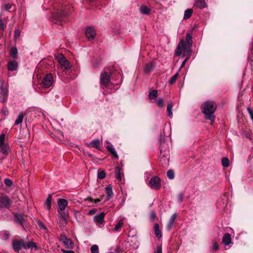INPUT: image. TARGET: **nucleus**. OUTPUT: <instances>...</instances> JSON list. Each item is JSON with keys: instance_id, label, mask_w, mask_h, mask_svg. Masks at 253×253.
I'll return each mask as SVG.
<instances>
[{"instance_id": "4c0bfd02", "label": "nucleus", "mask_w": 253, "mask_h": 253, "mask_svg": "<svg viewBox=\"0 0 253 253\" xmlns=\"http://www.w3.org/2000/svg\"><path fill=\"white\" fill-rule=\"evenodd\" d=\"M115 176L116 179L120 180H122V173L121 169L119 167H117L116 168Z\"/></svg>"}, {"instance_id": "864d4df0", "label": "nucleus", "mask_w": 253, "mask_h": 253, "mask_svg": "<svg viewBox=\"0 0 253 253\" xmlns=\"http://www.w3.org/2000/svg\"><path fill=\"white\" fill-rule=\"evenodd\" d=\"M88 199L89 201L91 202H92L93 201L95 204L97 203L98 202L101 201L100 199H93L92 198H89Z\"/></svg>"}, {"instance_id": "f257e3e1", "label": "nucleus", "mask_w": 253, "mask_h": 253, "mask_svg": "<svg viewBox=\"0 0 253 253\" xmlns=\"http://www.w3.org/2000/svg\"><path fill=\"white\" fill-rule=\"evenodd\" d=\"M192 42V34L191 33H187L186 35L185 40L181 39L179 42L175 51V55L176 56H180L183 51V56H189L191 51Z\"/></svg>"}, {"instance_id": "052dcab7", "label": "nucleus", "mask_w": 253, "mask_h": 253, "mask_svg": "<svg viewBox=\"0 0 253 253\" xmlns=\"http://www.w3.org/2000/svg\"><path fill=\"white\" fill-rule=\"evenodd\" d=\"M151 215L152 217H155L156 216V214L154 212H152Z\"/></svg>"}, {"instance_id": "4d7b16f0", "label": "nucleus", "mask_w": 253, "mask_h": 253, "mask_svg": "<svg viewBox=\"0 0 253 253\" xmlns=\"http://www.w3.org/2000/svg\"><path fill=\"white\" fill-rule=\"evenodd\" d=\"M61 251L63 253H75L74 251H72V250H70V251H67V250H64V249H61Z\"/></svg>"}, {"instance_id": "ddd939ff", "label": "nucleus", "mask_w": 253, "mask_h": 253, "mask_svg": "<svg viewBox=\"0 0 253 253\" xmlns=\"http://www.w3.org/2000/svg\"><path fill=\"white\" fill-rule=\"evenodd\" d=\"M18 62L15 60L9 61L7 64V69L9 71H13L17 69Z\"/></svg>"}, {"instance_id": "603ef678", "label": "nucleus", "mask_w": 253, "mask_h": 253, "mask_svg": "<svg viewBox=\"0 0 253 253\" xmlns=\"http://www.w3.org/2000/svg\"><path fill=\"white\" fill-rule=\"evenodd\" d=\"M184 195L182 193H180L178 195V200L179 202H181L183 200Z\"/></svg>"}, {"instance_id": "bf43d9fd", "label": "nucleus", "mask_w": 253, "mask_h": 253, "mask_svg": "<svg viewBox=\"0 0 253 253\" xmlns=\"http://www.w3.org/2000/svg\"><path fill=\"white\" fill-rule=\"evenodd\" d=\"M19 35V33L18 32H15L14 36L15 38L18 37Z\"/></svg>"}, {"instance_id": "49530a36", "label": "nucleus", "mask_w": 253, "mask_h": 253, "mask_svg": "<svg viewBox=\"0 0 253 253\" xmlns=\"http://www.w3.org/2000/svg\"><path fill=\"white\" fill-rule=\"evenodd\" d=\"M212 251L215 252L218 249V244L216 241L212 242Z\"/></svg>"}, {"instance_id": "e2e57ef3", "label": "nucleus", "mask_w": 253, "mask_h": 253, "mask_svg": "<svg viewBox=\"0 0 253 253\" xmlns=\"http://www.w3.org/2000/svg\"><path fill=\"white\" fill-rule=\"evenodd\" d=\"M88 1H89V2H92L94 1V0H87Z\"/></svg>"}, {"instance_id": "f8f14e48", "label": "nucleus", "mask_w": 253, "mask_h": 253, "mask_svg": "<svg viewBox=\"0 0 253 253\" xmlns=\"http://www.w3.org/2000/svg\"><path fill=\"white\" fill-rule=\"evenodd\" d=\"M58 61L62 67L64 68L65 69H68L70 68V63L62 55H61L60 57H59Z\"/></svg>"}, {"instance_id": "2eb2a0df", "label": "nucleus", "mask_w": 253, "mask_h": 253, "mask_svg": "<svg viewBox=\"0 0 253 253\" xmlns=\"http://www.w3.org/2000/svg\"><path fill=\"white\" fill-rule=\"evenodd\" d=\"M58 205L61 211H65L68 205V201L64 199H59L58 201Z\"/></svg>"}, {"instance_id": "5701e85b", "label": "nucleus", "mask_w": 253, "mask_h": 253, "mask_svg": "<svg viewBox=\"0 0 253 253\" xmlns=\"http://www.w3.org/2000/svg\"><path fill=\"white\" fill-rule=\"evenodd\" d=\"M154 229L156 236L158 238H161L162 235L161 231L159 229V224L158 223H156L154 224Z\"/></svg>"}, {"instance_id": "39448f33", "label": "nucleus", "mask_w": 253, "mask_h": 253, "mask_svg": "<svg viewBox=\"0 0 253 253\" xmlns=\"http://www.w3.org/2000/svg\"><path fill=\"white\" fill-rule=\"evenodd\" d=\"M54 82V79L53 75L48 74L43 77L41 84L43 87L48 88L52 85Z\"/></svg>"}, {"instance_id": "6e6552de", "label": "nucleus", "mask_w": 253, "mask_h": 253, "mask_svg": "<svg viewBox=\"0 0 253 253\" xmlns=\"http://www.w3.org/2000/svg\"><path fill=\"white\" fill-rule=\"evenodd\" d=\"M149 185L152 189H159L161 186L160 178L156 176L151 178L149 181Z\"/></svg>"}, {"instance_id": "c03bdc74", "label": "nucleus", "mask_w": 253, "mask_h": 253, "mask_svg": "<svg viewBox=\"0 0 253 253\" xmlns=\"http://www.w3.org/2000/svg\"><path fill=\"white\" fill-rule=\"evenodd\" d=\"M68 212L65 211H61L60 212V215L59 217L63 218L64 219H67L68 217Z\"/></svg>"}, {"instance_id": "a211bd4d", "label": "nucleus", "mask_w": 253, "mask_h": 253, "mask_svg": "<svg viewBox=\"0 0 253 253\" xmlns=\"http://www.w3.org/2000/svg\"><path fill=\"white\" fill-rule=\"evenodd\" d=\"M231 235L229 233H226L222 238V243L226 246L229 245L231 243Z\"/></svg>"}, {"instance_id": "72a5a7b5", "label": "nucleus", "mask_w": 253, "mask_h": 253, "mask_svg": "<svg viewBox=\"0 0 253 253\" xmlns=\"http://www.w3.org/2000/svg\"><path fill=\"white\" fill-rule=\"evenodd\" d=\"M92 147H94L98 150L100 149V142L98 139H95L90 142Z\"/></svg>"}, {"instance_id": "0eeeda50", "label": "nucleus", "mask_w": 253, "mask_h": 253, "mask_svg": "<svg viewBox=\"0 0 253 253\" xmlns=\"http://www.w3.org/2000/svg\"><path fill=\"white\" fill-rule=\"evenodd\" d=\"M12 202L6 196L0 197V208L8 209L11 207Z\"/></svg>"}, {"instance_id": "a19ab883", "label": "nucleus", "mask_w": 253, "mask_h": 253, "mask_svg": "<svg viewBox=\"0 0 253 253\" xmlns=\"http://www.w3.org/2000/svg\"><path fill=\"white\" fill-rule=\"evenodd\" d=\"M5 137V134L2 133L0 135V147H2L3 145H5L4 144Z\"/></svg>"}, {"instance_id": "c9c22d12", "label": "nucleus", "mask_w": 253, "mask_h": 253, "mask_svg": "<svg viewBox=\"0 0 253 253\" xmlns=\"http://www.w3.org/2000/svg\"><path fill=\"white\" fill-rule=\"evenodd\" d=\"M123 225V222L122 220H120L118 223L115 225V228L113 229V231L114 232H118L119 231L121 227Z\"/></svg>"}, {"instance_id": "423d86ee", "label": "nucleus", "mask_w": 253, "mask_h": 253, "mask_svg": "<svg viewBox=\"0 0 253 253\" xmlns=\"http://www.w3.org/2000/svg\"><path fill=\"white\" fill-rule=\"evenodd\" d=\"M66 16V14L65 11L63 10H58L56 13L53 14L52 17V21L57 23L59 22H61L64 20Z\"/></svg>"}, {"instance_id": "f03ea898", "label": "nucleus", "mask_w": 253, "mask_h": 253, "mask_svg": "<svg viewBox=\"0 0 253 253\" xmlns=\"http://www.w3.org/2000/svg\"><path fill=\"white\" fill-rule=\"evenodd\" d=\"M160 161L162 167H167L169 165V156L168 144L165 142V138L162 136H161L160 138Z\"/></svg>"}, {"instance_id": "473e14b6", "label": "nucleus", "mask_w": 253, "mask_h": 253, "mask_svg": "<svg viewBox=\"0 0 253 253\" xmlns=\"http://www.w3.org/2000/svg\"><path fill=\"white\" fill-rule=\"evenodd\" d=\"M108 150L117 159L118 158V155L117 154V152L114 148V146L112 145H110L107 147Z\"/></svg>"}, {"instance_id": "c756f323", "label": "nucleus", "mask_w": 253, "mask_h": 253, "mask_svg": "<svg viewBox=\"0 0 253 253\" xmlns=\"http://www.w3.org/2000/svg\"><path fill=\"white\" fill-rule=\"evenodd\" d=\"M51 200H52V195L51 194L48 195L45 203V205L47 207V209L48 211L50 210L51 208Z\"/></svg>"}, {"instance_id": "e433bc0d", "label": "nucleus", "mask_w": 253, "mask_h": 253, "mask_svg": "<svg viewBox=\"0 0 253 253\" xmlns=\"http://www.w3.org/2000/svg\"><path fill=\"white\" fill-rule=\"evenodd\" d=\"M221 163L223 167L227 168L229 166V160L227 158H222L221 159Z\"/></svg>"}, {"instance_id": "8fccbe9b", "label": "nucleus", "mask_w": 253, "mask_h": 253, "mask_svg": "<svg viewBox=\"0 0 253 253\" xmlns=\"http://www.w3.org/2000/svg\"><path fill=\"white\" fill-rule=\"evenodd\" d=\"M4 184L8 187H10L12 185L13 182L9 178H6L4 180Z\"/></svg>"}, {"instance_id": "bb28decb", "label": "nucleus", "mask_w": 253, "mask_h": 253, "mask_svg": "<svg viewBox=\"0 0 253 253\" xmlns=\"http://www.w3.org/2000/svg\"><path fill=\"white\" fill-rule=\"evenodd\" d=\"M9 150V147L7 144L3 145L2 147H0V152L4 155H7Z\"/></svg>"}, {"instance_id": "a878e982", "label": "nucleus", "mask_w": 253, "mask_h": 253, "mask_svg": "<svg viewBox=\"0 0 253 253\" xmlns=\"http://www.w3.org/2000/svg\"><path fill=\"white\" fill-rule=\"evenodd\" d=\"M141 13L144 15H148L150 13V9L145 5H142L140 8Z\"/></svg>"}, {"instance_id": "cd10ccee", "label": "nucleus", "mask_w": 253, "mask_h": 253, "mask_svg": "<svg viewBox=\"0 0 253 253\" xmlns=\"http://www.w3.org/2000/svg\"><path fill=\"white\" fill-rule=\"evenodd\" d=\"M0 93L3 96L2 101H4L5 100V97L7 95V89H6V88H4L3 87V83H1V84L0 86Z\"/></svg>"}, {"instance_id": "412c9836", "label": "nucleus", "mask_w": 253, "mask_h": 253, "mask_svg": "<svg viewBox=\"0 0 253 253\" xmlns=\"http://www.w3.org/2000/svg\"><path fill=\"white\" fill-rule=\"evenodd\" d=\"M10 233L8 231L2 230L0 231V239L2 240L6 241L9 239Z\"/></svg>"}, {"instance_id": "9d476101", "label": "nucleus", "mask_w": 253, "mask_h": 253, "mask_svg": "<svg viewBox=\"0 0 253 253\" xmlns=\"http://www.w3.org/2000/svg\"><path fill=\"white\" fill-rule=\"evenodd\" d=\"M85 35L88 40L92 41L95 38L96 34L95 29L93 27H88L86 29Z\"/></svg>"}, {"instance_id": "a18cd8bd", "label": "nucleus", "mask_w": 253, "mask_h": 253, "mask_svg": "<svg viewBox=\"0 0 253 253\" xmlns=\"http://www.w3.org/2000/svg\"><path fill=\"white\" fill-rule=\"evenodd\" d=\"M156 103L159 107H162L164 106V100L163 98H160L157 100Z\"/></svg>"}, {"instance_id": "ea45409f", "label": "nucleus", "mask_w": 253, "mask_h": 253, "mask_svg": "<svg viewBox=\"0 0 253 253\" xmlns=\"http://www.w3.org/2000/svg\"><path fill=\"white\" fill-rule=\"evenodd\" d=\"M178 76V73H176L174 75H173L169 80V83L170 84H173L175 83L176 79H177Z\"/></svg>"}, {"instance_id": "b1692460", "label": "nucleus", "mask_w": 253, "mask_h": 253, "mask_svg": "<svg viewBox=\"0 0 253 253\" xmlns=\"http://www.w3.org/2000/svg\"><path fill=\"white\" fill-rule=\"evenodd\" d=\"M35 248V250L38 249L37 246L36 245V243L33 242H30L28 243L27 244H26L24 243V246H23V248L25 249H28L30 248Z\"/></svg>"}, {"instance_id": "7c9ffc66", "label": "nucleus", "mask_w": 253, "mask_h": 253, "mask_svg": "<svg viewBox=\"0 0 253 253\" xmlns=\"http://www.w3.org/2000/svg\"><path fill=\"white\" fill-rule=\"evenodd\" d=\"M17 49L16 47H12L9 51L10 55L14 59L17 58Z\"/></svg>"}, {"instance_id": "9b49d317", "label": "nucleus", "mask_w": 253, "mask_h": 253, "mask_svg": "<svg viewBox=\"0 0 253 253\" xmlns=\"http://www.w3.org/2000/svg\"><path fill=\"white\" fill-rule=\"evenodd\" d=\"M12 246L13 250L15 252H19L22 248H23V246H24V242L23 240H14L13 241Z\"/></svg>"}, {"instance_id": "09e8293b", "label": "nucleus", "mask_w": 253, "mask_h": 253, "mask_svg": "<svg viewBox=\"0 0 253 253\" xmlns=\"http://www.w3.org/2000/svg\"><path fill=\"white\" fill-rule=\"evenodd\" d=\"M105 172L104 170H101L98 172V178L99 179H103L105 177Z\"/></svg>"}, {"instance_id": "c85d7f7f", "label": "nucleus", "mask_w": 253, "mask_h": 253, "mask_svg": "<svg viewBox=\"0 0 253 253\" xmlns=\"http://www.w3.org/2000/svg\"><path fill=\"white\" fill-rule=\"evenodd\" d=\"M158 96V91L156 90H151L148 94V98L150 99H155Z\"/></svg>"}, {"instance_id": "58836bf2", "label": "nucleus", "mask_w": 253, "mask_h": 253, "mask_svg": "<svg viewBox=\"0 0 253 253\" xmlns=\"http://www.w3.org/2000/svg\"><path fill=\"white\" fill-rule=\"evenodd\" d=\"M67 219H64L59 217V226L62 227L65 226L67 224Z\"/></svg>"}, {"instance_id": "f704fd0d", "label": "nucleus", "mask_w": 253, "mask_h": 253, "mask_svg": "<svg viewBox=\"0 0 253 253\" xmlns=\"http://www.w3.org/2000/svg\"><path fill=\"white\" fill-rule=\"evenodd\" d=\"M173 106V104L171 103H169L167 105V111L168 113V115L171 117L172 115V108Z\"/></svg>"}, {"instance_id": "de8ad7c7", "label": "nucleus", "mask_w": 253, "mask_h": 253, "mask_svg": "<svg viewBox=\"0 0 253 253\" xmlns=\"http://www.w3.org/2000/svg\"><path fill=\"white\" fill-rule=\"evenodd\" d=\"M6 28V23H4L3 22V20L0 19V30L2 31H4Z\"/></svg>"}, {"instance_id": "6e6d98bb", "label": "nucleus", "mask_w": 253, "mask_h": 253, "mask_svg": "<svg viewBox=\"0 0 253 253\" xmlns=\"http://www.w3.org/2000/svg\"><path fill=\"white\" fill-rule=\"evenodd\" d=\"M155 253H162V247L160 246L158 247Z\"/></svg>"}, {"instance_id": "7ed1b4c3", "label": "nucleus", "mask_w": 253, "mask_h": 253, "mask_svg": "<svg viewBox=\"0 0 253 253\" xmlns=\"http://www.w3.org/2000/svg\"><path fill=\"white\" fill-rule=\"evenodd\" d=\"M216 109V105L214 102L210 100L205 102L202 105V110L205 119L213 122L215 118L213 114Z\"/></svg>"}, {"instance_id": "4be33fe9", "label": "nucleus", "mask_w": 253, "mask_h": 253, "mask_svg": "<svg viewBox=\"0 0 253 253\" xmlns=\"http://www.w3.org/2000/svg\"><path fill=\"white\" fill-rule=\"evenodd\" d=\"M194 4L195 6L201 9L206 7V4L204 0H195Z\"/></svg>"}, {"instance_id": "393cba45", "label": "nucleus", "mask_w": 253, "mask_h": 253, "mask_svg": "<svg viewBox=\"0 0 253 253\" xmlns=\"http://www.w3.org/2000/svg\"><path fill=\"white\" fill-rule=\"evenodd\" d=\"M24 117V114L23 113H20L14 122V125L18 126L21 124L23 122Z\"/></svg>"}, {"instance_id": "6ab92c4d", "label": "nucleus", "mask_w": 253, "mask_h": 253, "mask_svg": "<svg viewBox=\"0 0 253 253\" xmlns=\"http://www.w3.org/2000/svg\"><path fill=\"white\" fill-rule=\"evenodd\" d=\"M106 193L107 197V200H109L113 197L114 194L112 190V187L111 185H107L106 188Z\"/></svg>"}, {"instance_id": "3c124183", "label": "nucleus", "mask_w": 253, "mask_h": 253, "mask_svg": "<svg viewBox=\"0 0 253 253\" xmlns=\"http://www.w3.org/2000/svg\"><path fill=\"white\" fill-rule=\"evenodd\" d=\"M37 223L41 228L44 230L47 229V228L46 227L45 225L42 221L38 220Z\"/></svg>"}, {"instance_id": "dca6fc26", "label": "nucleus", "mask_w": 253, "mask_h": 253, "mask_svg": "<svg viewBox=\"0 0 253 253\" xmlns=\"http://www.w3.org/2000/svg\"><path fill=\"white\" fill-rule=\"evenodd\" d=\"M104 217L105 213L101 212L94 217V220L96 223L101 224L104 222Z\"/></svg>"}, {"instance_id": "79ce46f5", "label": "nucleus", "mask_w": 253, "mask_h": 253, "mask_svg": "<svg viewBox=\"0 0 253 253\" xmlns=\"http://www.w3.org/2000/svg\"><path fill=\"white\" fill-rule=\"evenodd\" d=\"M167 176L170 179H172L174 177V171L172 169H169L167 171Z\"/></svg>"}, {"instance_id": "aec40b11", "label": "nucleus", "mask_w": 253, "mask_h": 253, "mask_svg": "<svg viewBox=\"0 0 253 253\" xmlns=\"http://www.w3.org/2000/svg\"><path fill=\"white\" fill-rule=\"evenodd\" d=\"M154 64L153 62H150L146 64L144 67V72L145 73H150L152 72L154 68Z\"/></svg>"}, {"instance_id": "20e7f679", "label": "nucleus", "mask_w": 253, "mask_h": 253, "mask_svg": "<svg viewBox=\"0 0 253 253\" xmlns=\"http://www.w3.org/2000/svg\"><path fill=\"white\" fill-rule=\"evenodd\" d=\"M114 72H117V74L120 73L116 71L113 68L111 69H107V71L105 70L100 75V84L102 85L103 89L107 88L110 82V76H112Z\"/></svg>"}, {"instance_id": "0e129e2a", "label": "nucleus", "mask_w": 253, "mask_h": 253, "mask_svg": "<svg viewBox=\"0 0 253 253\" xmlns=\"http://www.w3.org/2000/svg\"><path fill=\"white\" fill-rule=\"evenodd\" d=\"M88 156L90 157H92V155L91 154H89Z\"/></svg>"}, {"instance_id": "13d9d810", "label": "nucleus", "mask_w": 253, "mask_h": 253, "mask_svg": "<svg viewBox=\"0 0 253 253\" xmlns=\"http://www.w3.org/2000/svg\"><path fill=\"white\" fill-rule=\"evenodd\" d=\"M11 8V5L9 3L6 4L5 5V8L6 10H9Z\"/></svg>"}, {"instance_id": "f3484780", "label": "nucleus", "mask_w": 253, "mask_h": 253, "mask_svg": "<svg viewBox=\"0 0 253 253\" xmlns=\"http://www.w3.org/2000/svg\"><path fill=\"white\" fill-rule=\"evenodd\" d=\"M14 219L16 223H19L20 225L22 226L23 225V222L24 221V219L23 215L21 214H15Z\"/></svg>"}, {"instance_id": "1a4fd4ad", "label": "nucleus", "mask_w": 253, "mask_h": 253, "mask_svg": "<svg viewBox=\"0 0 253 253\" xmlns=\"http://www.w3.org/2000/svg\"><path fill=\"white\" fill-rule=\"evenodd\" d=\"M59 241L63 243L66 248L72 249L74 248L73 242L64 235H61Z\"/></svg>"}, {"instance_id": "37998d69", "label": "nucleus", "mask_w": 253, "mask_h": 253, "mask_svg": "<svg viewBox=\"0 0 253 253\" xmlns=\"http://www.w3.org/2000/svg\"><path fill=\"white\" fill-rule=\"evenodd\" d=\"M91 253H98V247L96 245H93L90 248Z\"/></svg>"}, {"instance_id": "680f3d73", "label": "nucleus", "mask_w": 253, "mask_h": 253, "mask_svg": "<svg viewBox=\"0 0 253 253\" xmlns=\"http://www.w3.org/2000/svg\"><path fill=\"white\" fill-rule=\"evenodd\" d=\"M89 213L90 214H91L93 213V211H89Z\"/></svg>"}, {"instance_id": "4468645a", "label": "nucleus", "mask_w": 253, "mask_h": 253, "mask_svg": "<svg viewBox=\"0 0 253 253\" xmlns=\"http://www.w3.org/2000/svg\"><path fill=\"white\" fill-rule=\"evenodd\" d=\"M176 218V214L175 213L173 214L170 216V217L168 221V223L167 224V230L170 231L172 229V228L174 225Z\"/></svg>"}, {"instance_id": "5fc2aeb1", "label": "nucleus", "mask_w": 253, "mask_h": 253, "mask_svg": "<svg viewBox=\"0 0 253 253\" xmlns=\"http://www.w3.org/2000/svg\"><path fill=\"white\" fill-rule=\"evenodd\" d=\"M188 57H186V59L182 62L181 66H180V69L179 70L181 69L185 65L186 62L188 60Z\"/></svg>"}, {"instance_id": "2f4dec72", "label": "nucleus", "mask_w": 253, "mask_h": 253, "mask_svg": "<svg viewBox=\"0 0 253 253\" xmlns=\"http://www.w3.org/2000/svg\"><path fill=\"white\" fill-rule=\"evenodd\" d=\"M193 13V10L192 9H187L184 12V15L183 19L185 20L189 19Z\"/></svg>"}]
</instances>
